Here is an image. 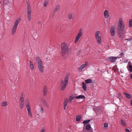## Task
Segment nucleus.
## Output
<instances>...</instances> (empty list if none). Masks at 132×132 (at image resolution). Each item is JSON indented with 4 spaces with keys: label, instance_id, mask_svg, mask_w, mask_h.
<instances>
[{
    "label": "nucleus",
    "instance_id": "1",
    "mask_svg": "<svg viewBox=\"0 0 132 132\" xmlns=\"http://www.w3.org/2000/svg\"><path fill=\"white\" fill-rule=\"evenodd\" d=\"M61 52L62 55H64L67 53L69 51V48L67 44L64 43L61 45Z\"/></svg>",
    "mask_w": 132,
    "mask_h": 132
},
{
    "label": "nucleus",
    "instance_id": "2",
    "mask_svg": "<svg viewBox=\"0 0 132 132\" xmlns=\"http://www.w3.org/2000/svg\"><path fill=\"white\" fill-rule=\"evenodd\" d=\"M36 60L37 63L39 71L41 73L43 71V62L41 59L39 57H37Z\"/></svg>",
    "mask_w": 132,
    "mask_h": 132
},
{
    "label": "nucleus",
    "instance_id": "3",
    "mask_svg": "<svg viewBox=\"0 0 132 132\" xmlns=\"http://www.w3.org/2000/svg\"><path fill=\"white\" fill-rule=\"evenodd\" d=\"M69 76V73L67 74L64 79V81L63 80H62L61 81V84H62V90H64L68 84Z\"/></svg>",
    "mask_w": 132,
    "mask_h": 132
},
{
    "label": "nucleus",
    "instance_id": "4",
    "mask_svg": "<svg viewBox=\"0 0 132 132\" xmlns=\"http://www.w3.org/2000/svg\"><path fill=\"white\" fill-rule=\"evenodd\" d=\"M25 102L26 107L28 111V114L31 117H32V116L31 111V108L30 106L29 100L28 99H26Z\"/></svg>",
    "mask_w": 132,
    "mask_h": 132
},
{
    "label": "nucleus",
    "instance_id": "5",
    "mask_svg": "<svg viewBox=\"0 0 132 132\" xmlns=\"http://www.w3.org/2000/svg\"><path fill=\"white\" fill-rule=\"evenodd\" d=\"M21 18H19L15 21L12 31V34L14 35L17 29V26L21 20Z\"/></svg>",
    "mask_w": 132,
    "mask_h": 132
},
{
    "label": "nucleus",
    "instance_id": "6",
    "mask_svg": "<svg viewBox=\"0 0 132 132\" xmlns=\"http://www.w3.org/2000/svg\"><path fill=\"white\" fill-rule=\"evenodd\" d=\"M124 26V24L122 21V19L120 18L117 24L118 30H123Z\"/></svg>",
    "mask_w": 132,
    "mask_h": 132
},
{
    "label": "nucleus",
    "instance_id": "7",
    "mask_svg": "<svg viewBox=\"0 0 132 132\" xmlns=\"http://www.w3.org/2000/svg\"><path fill=\"white\" fill-rule=\"evenodd\" d=\"M27 15L28 20L30 21L31 20V9L30 5L27 4Z\"/></svg>",
    "mask_w": 132,
    "mask_h": 132
},
{
    "label": "nucleus",
    "instance_id": "8",
    "mask_svg": "<svg viewBox=\"0 0 132 132\" xmlns=\"http://www.w3.org/2000/svg\"><path fill=\"white\" fill-rule=\"evenodd\" d=\"M101 32L99 31H97L95 35V37L98 43L99 44H100L101 42V39L100 35Z\"/></svg>",
    "mask_w": 132,
    "mask_h": 132
},
{
    "label": "nucleus",
    "instance_id": "9",
    "mask_svg": "<svg viewBox=\"0 0 132 132\" xmlns=\"http://www.w3.org/2000/svg\"><path fill=\"white\" fill-rule=\"evenodd\" d=\"M82 33L81 30H80L78 34L76 35L75 40V43H76L78 42V41L79 40L80 38L81 37L82 35Z\"/></svg>",
    "mask_w": 132,
    "mask_h": 132
},
{
    "label": "nucleus",
    "instance_id": "10",
    "mask_svg": "<svg viewBox=\"0 0 132 132\" xmlns=\"http://www.w3.org/2000/svg\"><path fill=\"white\" fill-rule=\"evenodd\" d=\"M88 65V63L87 62H86L85 63L81 65L78 68V70L80 72L82 71L83 69L87 66Z\"/></svg>",
    "mask_w": 132,
    "mask_h": 132
},
{
    "label": "nucleus",
    "instance_id": "11",
    "mask_svg": "<svg viewBox=\"0 0 132 132\" xmlns=\"http://www.w3.org/2000/svg\"><path fill=\"white\" fill-rule=\"evenodd\" d=\"M115 28L114 26H112L110 28V32L111 36H114L115 34Z\"/></svg>",
    "mask_w": 132,
    "mask_h": 132
},
{
    "label": "nucleus",
    "instance_id": "12",
    "mask_svg": "<svg viewBox=\"0 0 132 132\" xmlns=\"http://www.w3.org/2000/svg\"><path fill=\"white\" fill-rule=\"evenodd\" d=\"M117 57H115L110 56L109 57L108 60L112 62H115V61L117 59Z\"/></svg>",
    "mask_w": 132,
    "mask_h": 132
},
{
    "label": "nucleus",
    "instance_id": "13",
    "mask_svg": "<svg viewBox=\"0 0 132 132\" xmlns=\"http://www.w3.org/2000/svg\"><path fill=\"white\" fill-rule=\"evenodd\" d=\"M93 110L97 114H98L101 112V109L99 106L95 108H94Z\"/></svg>",
    "mask_w": 132,
    "mask_h": 132
},
{
    "label": "nucleus",
    "instance_id": "14",
    "mask_svg": "<svg viewBox=\"0 0 132 132\" xmlns=\"http://www.w3.org/2000/svg\"><path fill=\"white\" fill-rule=\"evenodd\" d=\"M44 110L41 106H39L38 109L36 110V112L39 113L41 114L43 113Z\"/></svg>",
    "mask_w": 132,
    "mask_h": 132
},
{
    "label": "nucleus",
    "instance_id": "15",
    "mask_svg": "<svg viewBox=\"0 0 132 132\" xmlns=\"http://www.w3.org/2000/svg\"><path fill=\"white\" fill-rule=\"evenodd\" d=\"M60 9V6L59 5H56L54 7L53 12H57L59 11Z\"/></svg>",
    "mask_w": 132,
    "mask_h": 132
},
{
    "label": "nucleus",
    "instance_id": "16",
    "mask_svg": "<svg viewBox=\"0 0 132 132\" xmlns=\"http://www.w3.org/2000/svg\"><path fill=\"white\" fill-rule=\"evenodd\" d=\"M118 33L119 37L122 38L123 36V30H118Z\"/></svg>",
    "mask_w": 132,
    "mask_h": 132
},
{
    "label": "nucleus",
    "instance_id": "17",
    "mask_svg": "<svg viewBox=\"0 0 132 132\" xmlns=\"http://www.w3.org/2000/svg\"><path fill=\"white\" fill-rule=\"evenodd\" d=\"M96 86V84L95 82V81L91 80V89H94L95 87Z\"/></svg>",
    "mask_w": 132,
    "mask_h": 132
},
{
    "label": "nucleus",
    "instance_id": "18",
    "mask_svg": "<svg viewBox=\"0 0 132 132\" xmlns=\"http://www.w3.org/2000/svg\"><path fill=\"white\" fill-rule=\"evenodd\" d=\"M108 128V123L105 122L103 124V129L104 130H107Z\"/></svg>",
    "mask_w": 132,
    "mask_h": 132
},
{
    "label": "nucleus",
    "instance_id": "19",
    "mask_svg": "<svg viewBox=\"0 0 132 132\" xmlns=\"http://www.w3.org/2000/svg\"><path fill=\"white\" fill-rule=\"evenodd\" d=\"M104 16L105 18H107L109 17V14L108 10H105L104 12Z\"/></svg>",
    "mask_w": 132,
    "mask_h": 132
},
{
    "label": "nucleus",
    "instance_id": "20",
    "mask_svg": "<svg viewBox=\"0 0 132 132\" xmlns=\"http://www.w3.org/2000/svg\"><path fill=\"white\" fill-rule=\"evenodd\" d=\"M75 98L76 99H84L85 98V96L83 95H79L76 96Z\"/></svg>",
    "mask_w": 132,
    "mask_h": 132
},
{
    "label": "nucleus",
    "instance_id": "21",
    "mask_svg": "<svg viewBox=\"0 0 132 132\" xmlns=\"http://www.w3.org/2000/svg\"><path fill=\"white\" fill-rule=\"evenodd\" d=\"M41 103H42V104L45 106H47V104L46 102H45V100L43 99H42L40 100Z\"/></svg>",
    "mask_w": 132,
    "mask_h": 132
},
{
    "label": "nucleus",
    "instance_id": "22",
    "mask_svg": "<svg viewBox=\"0 0 132 132\" xmlns=\"http://www.w3.org/2000/svg\"><path fill=\"white\" fill-rule=\"evenodd\" d=\"M125 95L126 97L129 99H131V96L129 94L127 93H126L125 92L123 93Z\"/></svg>",
    "mask_w": 132,
    "mask_h": 132
},
{
    "label": "nucleus",
    "instance_id": "23",
    "mask_svg": "<svg viewBox=\"0 0 132 132\" xmlns=\"http://www.w3.org/2000/svg\"><path fill=\"white\" fill-rule=\"evenodd\" d=\"M82 86L84 90L86 91V85L84 82L82 83Z\"/></svg>",
    "mask_w": 132,
    "mask_h": 132
},
{
    "label": "nucleus",
    "instance_id": "24",
    "mask_svg": "<svg viewBox=\"0 0 132 132\" xmlns=\"http://www.w3.org/2000/svg\"><path fill=\"white\" fill-rule=\"evenodd\" d=\"M81 118V117L80 115H78L76 117V120L77 121H79Z\"/></svg>",
    "mask_w": 132,
    "mask_h": 132
},
{
    "label": "nucleus",
    "instance_id": "25",
    "mask_svg": "<svg viewBox=\"0 0 132 132\" xmlns=\"http://www.w3.org/2000/svg\"><path fill=\"white\" fill-rule=\"evenodd\" d=\"M47 88L46 87H44L43 88V92L44 93V95H45L47 92Z\"/></svg>",
    "mask_w": 132,
    "mask_h": 132
},
{
    "label": "nucleus",
    "instance_id": "26",
    "mask_svg": "<svg viewBox=\"0 0 132 132\" xmlns=\"http://www.w3.org/2000/svg\"><path fill=\"white\" fill-rule=\"evenodd\" d=\"M20 104L23 105L24 104V102H23V98L22 97H21L20 98Z\"/></svg>",
    "mask_w": 132,
    "mask_h": 132
},
{
    "label": "nucleus",
    "instance_id": "27",
    "mask_svg": "<svg viewBox=\"0 0 132 132\" xmlns=\"http://www.w3.org/2000/svg\"><path fill=\"white\" fill-rule=\"evenodd\" d=\"M48 0H45L44 2V6L45 7L46 6L48 3Z\"/></svg>",
    "mask_w": 132,
    "mask_h": 132
},
{
    "label": "nucleus",
    "instance_id": "28",
    "mask_svg": "<svg viewBox=\"0 0 132 132\" xmlns=\"http://www.w3.org/2000/svg\"><path fill=\"white\" fill-rule=\"evenodd\" d=\"M121 122L122 125L124 126H126L125 122L122 119L121 120Z\"/></svg>",
    "mask_w": 132,
    "mask_h": 132
},
{
    "label": "nucleus",
    "instance_id": "29",
    "mask_svg": "<svg viewBox=\"0 0 132 132\" xmlns=\"http://www.w3.org/2000/svg\"><path fill=\"white\" fill-rule=\"evenodd\" d=\"M91 128V126H90L89 124L87 125L86 126V129L88 130H90V129Z\"/></svg>",
    "mask_w": 132,
    "mask_h": 132
},
{
    "label": "nucleus",
    "instance_id": "30",
    "mask_svg": "<svg viewBox=\"0 0 132 132\" xmlns=\"http://www.w3.org/2000/svg\"><path fill=\"white\" fill-rule=\"evenodd\" d=\"M85 84H88L91 83V79H88L86 80L85 81Z\"/></svg>",
    "mask_w": 132,
    "mask_h": 132
},
{
    "label": "nucleus",
    "instance_id": "31",
    "mask_svg": "<svg viewBox=\"0 0 132 132\" xmlns=\"http://www.w3.org/2000/svg\"><path fill=\"white\" fill-rule=\"evenodd\" d=\"M90 120H84L82 123L84 124H86L88 123Z\"/></svg>",
    "mask_w": 132,
    "mask_h": 132
},
{
    "label": "nucleus",
    "instance_id": "32",
    "mask_svg": "<svg viewBox=\"0 0 132 132\" xmlns=\"http://www.w3.org/2000/svg\"><path fill=\"white\" fill-rule=\"evenodd\" d=\"M30 68L32 70H33L34 69V66L32 62L30 61Z\"/></svg>",
    "mask_w": 132,
    "mask_h": 132
},
{
    "label": "nucleus",
    "instance_id": "33",
    "mask_svg": "<svg viewBox=\"0 0 132 132\" xmlns=\"http://www.w3.org/2000/svg\"><path fill=\"white\" fill-rule=\"evenodd\" d=\"M74 98V96H70L69 98V101L70 102L72 101V100H73Z\"/></svg>",
    "mask_w": 132,
    "mask_h": 132
},
{
    "label": "nucleus",
    "instance_id": "34",
    "mask_svg": "<svg viewBox=\"0 0 132 132\" xmlns=\"http://www.w3.org/2000/svg\"><path fill=\"white\" fill-rule=\"evenodd\" d=\"M7 105V103L6 102H2V106H5Z\"/></svg>",
    "mask_w": 132,
    "mask_h": 132
},
{
    "label": "nucleus",
    "instance_id": "35",
    "mask_svg": "<svg viewBox=\"0 0 132 132\" xmlns=\"http://www.w3.org/2000/svg\"><path fill=\"white\" fill-rule=\"evenodd\" d=\"M129 26L130 27L132 26V19H130L129 22Z\"/></svg>",
    "mask_w": 132,
    "mask_h": 132
},
{
    "label": "nucleus",
    "instance_id": "36",
    "mask_svg": "<svg viewBox=\"0 0 132 132\" xmlns=\"http://www.w3.org/2000/svg\"><path fill=\"white\" fill-rule=\"evenodd\" d=\"M73 14H70L68 16L69 18L70 19H73Z\"/></svg>",
    "mask_w": 132,
    "mask_h": 132
},
{
    "label": "nucleus",
    "instance_id": "37",
    "mask_svg": "<svg viewBox=\"0 0 132 132\" xmlns=\"http://www.w3.org/2000/svg\"><path fill=\"white\" fill-rule=\"evenodd\" d=\"M68 100H65L64 104V106H67L68 103Z\"/></svg>",
    "mask_w": 132,
    "mask_h": 132
},
{
    "label": "nucleus",
    "instance_id": "38",
    "mask_svg": "<svg viewBox=\"0 0 132 132\" xmlns=\"http://www.w3.org/2000/svg\"><path fill=\"white\" fill-rule=\"evenodd\" d=\"M130 71L132 72V65L130 64L129 66Z\"/></svg>",
    "mask_w": 132,
    "mask_h": 132
},
{
    "label": "nucleus",
    "instance_id": "39",
    "mask_svg": "<svg viewBox=\"0 0 132 132\" xmlns=\"http://www.w3.org/2000/svg\"><path fill=\"white\" fill-rule=\"evenodd\" d=\"M126 132H131L127 128L126 129Z\"/></svg>",
    "mask_w": 132,
    "mask_h": 132
},
{
    "label": "nucleus",
    "instance_id": "40",
    "mask_svg": "<svg viewBox=\"0 0 132 132\" xmlns=\"http://www.w3.org/2000/svg\"><path fill=\"white\" fill-rule=\"evenodd\" d=\"M23 106V105L20 104V107L21 109L22 108Z\"/></svg>",
    "mask_w": 132,
    "mask_h": 132
},
{
    "label": "nucleus",
    "instance_id": "41",
    "mask_svg": "<svg viewBox=\"0 0 132 132\" xmlns=\"http://www.w3.org/2000/svg\"><path fill=\"white\" fill-rule=\"evenodd\" d=\"M45 131L44 129H43L41 130L40 132H44Z\"/></svg>",
    "mask_w": 132,
    "mask_h": 132
},
{
    "label": "nucleus",
    "instance_id": "42",
    "mask_svg": "<svg viewBox=\"0 0 132 132\" xmlns=\"http://www.w3.org/2000/svg\"><path fill=\"white\" fill-rule=\"evenodd\" d=\"M66 106H64V110H66Z\"/></svg>",
    "mask_w": 132,
    "mask_h": 132
},
{
    "label": "nucleus",
    "instance_id": "43",
    "mask_svg": "<svg viewBox=\"0 0 132 132\" xmlns=\"http://www.w3.org/2000/svg\"><path fill=\"white\" fill-rule=\"evenodd\" d=\"M130 103L131 105L132 106V99L131 100Z\"/></svg>",
    "mask_w": 132,
    "mask_h": 132
},
{
    "label": "nucleus",
    "instance_id": "44",
    "mask_svg": "<svg viewBox=\"0 0 132 132\" xmlns=\"http://www.w3.org/2000/svg\"><path fill=\"white\" fill-rule=\"evenodd\" d=\"M40 23H41V22H40V21H38V24H40Z\"/></svg>",
    "mask_w": 132,
    "mask_h": 132
},
{
    "label": "nucleus",
    "instance_id": "45",
    "mask_svg": "<svg viewBox=\"0 0 132 132\" xmlns=\"http://www.w3.org/2000/svg\"><path fill=\"white\" fill-rule=\"evenodd\" d=\"M130 78L131 79H132V74H131V75H130Z\"/></svg>",
    "mask_w": 132,
    "mask_h": 132
},
{
    "label": "nucleus",
    "instance_id": "46",
    "mask_svg": "<svg viewBox=\"0 0 132 132\" xmlns=\"http://www.w3.org/2000/svg\"><path fill=\"white\" fill-rule=\"evenodd\" d=\"M15 99H16V102H18V98H17L16 99L15 98Z\"/></svg>",
    "mask_w": 132,
    "mask_h": 132
},
{
    "label": "nucleus",
    "instance_id": "47",
    "mask_svg": "<svg viewBox=\"0 0 132 132\" xmlns=\"http://www.w3.org/2000/svg\"><path fill=\"white\" fill-rule=\"evenodd\" d=\"M53 16L54 15V13L53 14Z\"/></svg>",
    "mask_w": 132,
    "mask_h": 132
},
{
    "label": "nucleus",
    "instance_id": "48",
    "mask_svg": "<svg viewBox=\"0 0 132 132\" xmlns=\"http://www.w3.org/2000/svg\"><path fill=\"white\" fill-rule=\"evenodd\" d=\"M129 63H131V62H128V64H129Z\"/></svg>",
    "mask_w": 132,
    "mask_h": 132
},
{
    "label": "nucleus",
    "instance_id": "49",
    "mask_svg": "<svg viewBox=\"0 0 132 132\" xmlns=\"http://www.w3.org/2000/svg\"><path fill=\"white\" fill-rule=\"evenodd\" d=\"M8 1H7V3H8Z\"/></svg>",
    "mask_w": 132,
    "mask_h": 132
}]
</instances>
